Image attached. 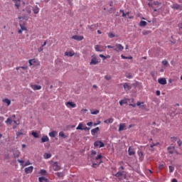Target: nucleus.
I'll return each instance as SVG.
<instances>
[{"label": "nucleus", "mask_w": 182, "mask_h": 182, "mask_svg": "<svg viewBox=\"0 0 182 182\" xmlns=\"http://www.w3.org/2000/svg\"><path fill=\"white\" fill-rule=\"evenodd\" d=\"M124 167L121 166L119 168V171L115 174V177H117L119 180H124L126 179V174H123L124 171Z\"/></svg>", "instance_id": "f257e3e1"}, {"label": "nucleus", "mask_w": 182, "mask_h": 182, "mask_svg": "<svg viewBox=\"0 0 182 182\" xmlns=\"http://www.w3.org/2000/svg\"><path fill=\"white\" fill-rule=\"evenodd\" d=\"M102 158H103V156H102V154L97 155L95 157V160L97 161V163H93L92 165V167H93V168H96L97 167H99V166H100V164L103 163V161H102Z\"/></svg>", "instance_id": "f03ea898"}, {"label": "nucleus", "mask_w": 182, "mask_h": 182, "mask_svg": "<svg viewBox=\"0 0 182 182\" xmlns=\"http://www.w3.org/2000/svg\"><path fill=\"white\" fill-rule=\"evenodd\" d=\"M123 49H124V47L120 43H117L115 46H114V50H115V52H122Z\"/></svg>", "instance_id": "7ed1b4c3"}, {"label": "nucleus", "mask_w": 182, "mask_h": 182, "mask_svg": "<svg viewBox=\"0 0 182 182\" xmlns=\"http://www.w3.org/2000/svg\"><path fill=\"white\" fill-rule=\"evenodd\" d=\"M129 106H132V107H136V106H139V109H142L144 110V109H146V107L144 106V102H138L136 104H129Z\"/></svg>", "instance_id": "20e7f679"}, {"label": "nucleus", "mask_w": 182, "mask_h": 182, "mask_svg": "<svg viewBox=\"0 0 182 182\" xmlns=\"http://www.w3.org/2000/svg\"><path fill=\"white\" fill-rule=\"evenodd\" d=\"M95 147H99L100 149L102 147H105V144L102 142V141H96L94 142Z\"/></svg>", "instance_id": "39448f33"}, {"label": "nucleus", "mask_w": 182, "mask_h": 182, "mask_svg": "<svg viewBox=\"0 0 182 182\" xmlns=\"http://www.w3.org/2000/svg\"><path fill=\"white\" fill-rule=\"evenodd\" d=\"M71 38L72 39H74L75 41H83L85 39V37L83 36H79V35L73 36Z\"/></svg>", "instance_id": "423d86ee"}, {"label": "nucleus", "mask_w": 182, "mask_h": 182, "mask_svg": "<svg viewBox=\"0 0 182 182\" xmlns=\"http://www.w3.org/2000/svg\"><path fill=\"white\" fill-rule=\"evenodd\" d=\"M100 62L96 56H92L90 65H97Z\"/></svg>", "instance_id": "0eeeda50"}, {"label": "nucleus", "mask_w": 182, "mask_h": 182, "mask_svg": "<svg viewBox=\"0 0 182 182\" xmlns=\"http://www.w3.org/2000/svg\"><path fill=\"white\" fill-rule=\"evenodd\" d=\"M32 11L34 15H38V14H39V11H41V9H39V6H38V5H36L34 6H32Z\"/></svg>", "instance_id": "6e6552de"}, {"label": "nucleus", "mask_w": 182, "mask_h": 182, "mask_svg": "<svg viewBox=\"0 0 182 182\" xmlns=\"http://www.w3.org/2000/svg\"><path fill=\"white\" fill-rule=\"evenodd\" d=\"M53 169L54 171H59V170H60V166L58 162H54L53 164Z\"/></svg>", "instance_id": "1a4fd4ad"}, {"label": "nucleus", "mask_w": 182, "mask_h": 182, "mask_svg": "<svg viewBox=\"0 0 182 182\" xmlns=\"http://www.w3.org/2000/svg\"><path fill=\"white\" fill-rule=\"evenodd\" d=\"M24 171L26 174H31L33 171V166H31L27 168H25Z\"/></svg>", "instance_id": "9d476101"}, {"label": "nucleus", "mask_w": 182, "mask_h": 182, "mask_svg": "<svg viewBox=\"0 0 182 182\" xmlns=\"http://www.w3.org/2000/svg\"><path fill=\"white\" fill-rule=\"evenodd\" d=\"M65 106L67 107H72L73 109H75V107H76V104L73 102H65Z\"/></svg>", "instance_id": "9b49d317"}, {"label": "nucleus", "mask_w": 182, "mask_h": 182, "mask_svg": "<svg viewBox=\"0 0 182 182\" xmlns=\"http://www.w3.org/2000/svg\"><path fill=\"white\" fill-rule=\"evenodd\" d=\"M171 8L172 9H180V11H182V6H181L178 4H173L171 5Z\"/></svg>", "instance_id": "f8f14e48"}, {"label": "nucleus", "mask_w": 182, "mask_h": 182, "mask_svg": "<svg viewBox=\"0 0 182 182\" xmlns=\"http://www.w3.org/2000/svg\"><path fill=\"white\" fill-rule=\"evenodd\" d=\"M31 87L33 90H41V89H42V86L38 85H31Z\"/></svg>", "instance_id": "ddd939ff"}, {"label": "nucleus", "mask_w": 182, "mask_h": 182, "mask_svg": "<svg viewBox=\"0 0 182 182\" xmlns=\"http://www.w3.org/2000/svg\"><path fill=\"white\" fill-rule=\"evenodd\" d=\"M128 154L129 156H134V154H136V151H134V149L132 148V146H129L128 149Z\"/></svg>", "instance_id": "4468645a"}, {"label": "nucleus", "mask_w": 182, "mask_h": 182, "mask_svg": "<svg viewBox=\"0 0 182 182\" xmlns=\"http://www.w3.org/2000/svg\"><path fill=\"white\" fill-rule=\"evenodd\" d=\"M20 27L21 28L18 30V33L21 34L22 33L23 31H27L26 26H25V25H22L20 23Z\"/></svg>", "instance_id": "2eb2a0df"}, {"label": "nucleus", "mask_w": 182, "mask_h": 182, "mask_svg": "<svg viewBox=\"0 0 182 182\" xmlns=\"http://www.w3.org/2000/svg\"><path fill=\"white\" fill-rule=\"evenodd\" d=\"M158 83H159V85H167V80H166V78H159Z\"/></svg>", "instance_id": "dca6fc26"}, {"label": "nucleus", "mask_w": 182, "mask_h": 182, "mask_svg": "<svg viewBox=\"0 0 182 182\" xmlns=\"http://www.w3.org/2000/svg\"><path fill=\"white\" fill-rule=\"evenodd\" d=\"M14 2H15V6L16 8V9H19V8H21V1L22 0H13Z\"/></svg>", "instance_id": "f3484780"}, {"label": "nucleus", "mask_w": 182, "mask_h": 182, "mask_svg": "<svg viewBox=\"0 0 182 182\" xmlns=\"http://www.w3.org/2000/svg\"><path fill=\"white\" fill-rule=\"evenodd\" d=\"M100 130V129L99 128V127L95 128V129H92L91 130V134L92 136H95L96 133L99 132Z\"/></svg>", "instance_id": "a211bd4d"}, {"label": "nucleus", "mask_w": 182, "mask_h": 182, "mask_svg": "<svg viewBox=\"0 0 182 182\" xmlns=\"http://www.w3.org/2000/svg\"><path fill=\"white\" fill-rule=\"evenodd\" d=\"M16 135L17 139L18 137H21V136H25V134H23V129H20L18 132L16 133Z\"/></svg>", "instance_id": "6ab92c4d"}, {"label": "nucleus", "mask_w": 182, "mask_h": 182, "mask_svg": "<svg viewBox=\"0 0 182 182\" xmlns=\"http://www.w3.org/2000/svg\"><path fill=\"white\" fill-rule=\"evenodd\" d=\"M16 70H20L21 73H24L23 70H26L28 69V66H23V67H17Z\"/></svg>", "instance_id": "aec40b11"}, {"label": "nucleus", "mask_w": 182, "mask_h": 182, "mask_svg": "<svg viewBox=\"0 0 182 182\" xmlns=\"http://www.w3.org/2000/svg\"><path fill=\"white\" fill-rule=\"evenodd\" d=\"M95 49L96 50V52H103L105 50L103 49V48H102V46L97 45L95 46Z\"/></svg>", "instance_id": "412c9836"}, {"label": "nucleus", "mask_w": 182, "mask_h": 182, "mask_svg": "<svg viewBox=\"0 0 182 182\" xmlns=\"http://www.w3.org/2000/svg\"><path fill=\"white\" fill-rule=\"evenodd\" d=\"M138 156L139 157V160L141 161H143L144 159V154H143V151H138Z\"/></svg>", "instance_id": "4be33fe9"}, {"label": "nucleus", "mask_w": 182, "mask_h": 182, "mask_svg": "<svg viewBox=\"0 0 182 182\" xmlns=\"http://www.w3.org/2000/svg\"><path fill=\"white\" fill-rule=\"evenodd\" d=\"M174 150H176V147H174V146H168V151L169 154H173Z\"/></svg>", "instance_id": "5701e85b"}, {"label": "nucleus", "mask_w": 182, "mask_h": 182, "mask_svg": "<svg viewBox=\"0 0 182 182\" xmlns=\"http://www.w3.org/2000/svg\"><path fill=\"white\" fill-rule=\"evenodd\" d=\"M124 129H126V124L125 123L119 124V132H123Z\"/></svg>", "instance_id": "b1692460"}, {"label": "nucleus", "mask_w": 182, "mask_h": 182, "mask_svg": "<svg viewBox=\"0 0 182 182\" xmlns=\"http://www.w3.org/2000/svg\"><path fill=\"white\" fill-rule=\"evenodd\" d=\"M46 141H49V137L44 135L41 137V143H46Z\"/></svg>", "instance_id": "393cba45"}, {"label": "nucleus", "mask_w": 182, "mask_h": 182, "mask_svg": "<svg viewBox=\"0 0 182 182\" xmlns=\"http://www.w3.org/2000/svg\"><path fill=\"white\" fill-rule=\"evenodd\" d=\"M123 86H124V90H126V92H127V90H130V89H132V85H129V84H127V83H124Z\"/></svg>", "instance_id": "a878e982"}, {"label": "nucleus", "mask_w": 182, "mask_h": 182, "mask_svg": "<svg viewBox=\"0 0 182 182\" xmlns=\"http://www.w3.org/2000/svg\"><path fill=\"white\" fill-rule=\"evenodd\" d=\"M26 12L30 15V14H32V6H28L26 8Z\"/></svg>", "instance_id": "bb28decb"}, {"label": "nucleus", "mask_w": 182, "mask_h": 182, "mask_svg": "<svg viewBox=\"0 0 182 182\" xmlns=\"http://www.w3.org/2000/svg\"><path fill=\"white\" fill-rule=\"evenodd\" d=\"M3 103H6L7 106H11V100L5 98L2 100Z\"/></svg>", "instance_id": "cd10ccee"}, {"label": "nucleus", "mask_w": 182, "mask_h": 182, "mask_svg": "<svg viewBox=\"0 0 182 182\" xmlns=\"http://www.w3.org/2000/svg\"><path fill=\"white\" fill-rule=\"evenodd\" d=\"M75 55V53H73V52H71V51H70V52H65V56H69L70 58H72V56H74Z\"/></svg>", "instance_id": "c85d7f7f"}, {"label": "nucleus", "mask_w": 182, "mask_h": 182, "mask_svg": "<svg viewBox=\"0 0 182 182\" xmlns=\"http://www.w3.org/2000/svg\"><path fill=\"white\" fill-rule=\"evenodd\" d=\"M19 156H21V152H19V151H18V150L14 151V158L17 159L18 157H19Z\"/></svg>", "instance_id": "c756f323"}, {"label": "nucleus", "mask_w": 182, "mask_h": 182, "mask_svg": "<svg viewBox=\"0 0 182 182\" xmlns=\"http://www.w3.org/2000/svg\"><path fill=\"white\" fill-rule=\"evenodd\" d=\"M38 181H39V182H48V178H45V177L41 176V177H39V178H38Z\"/></svg>", "instance_id": "7c9ffc66"}, {"label": "nucleus", "mask_w": 182, "mask_h": 182, "mask_svg": "<svg viewBox=\"0 0 182 182\" xmlns=\"http://www.w3.org/2000/svg\"><path fill=\"white\" fill-rule=\"evenodd\" d=\"M39 174H41V176H46V174H48V172L46 171V170L41 169L39 171Z\"/></svg>", "instance_id": "2f4dec72"}, {"label": "nucleus", "mask_w": 182, "mask_h": 182, "mask_svg": "<svg viewBox=\"0 0 182 182\" xmlns=\"http://www.w3.org/2000/svg\"><path fill=\"white\" fill-rule=\"evenodd\" d=\"M28 63H29L30 66H32V65H35V63H36V59L29 60Z\"/></svg>", "instance_id": "473e14b6"}, {"label": "nucleus", "mask_w": 182, "mask_h": 182, "mask_svg": "<svg viewBox=\"0 0 182 182\" xmlns=\"http://www.w3.org/2000/svg\"><path fill=\"white\" fill-rule=\"evenodd\" d=\"M161 63H162V65H164V66L165 68H168V61H167V60H162Z\"/></svg>", "instance_id": "72a5a7b5"}, {"label": "nucleus", "mask_w": 182, "mask_h": 182, "mask_svg": "<svg viewBox=\"0 0 182 182\" xmlns=\"http://www.w3.org/2000/svg\"><path fill=\"white\" fill-rule=\"evenodd\" d=\"M83 124L80 123L76 128V130H83Z\"/></svg>", "instance_id": "f704fd0d"}, {"label": "nucleus", "mask_w": 182, "mask_h": 182, "mask_svg": "<svg viewBox=\"0 0 182 182\" xmlns=\"http://www.w3.org/2000/svg\"><path fill=\"white\" fill-rule=\"evenodd\" d=\"M139 26H147V22L144 21H141L139 22Z\"/></svg>", "instance_id": "c9c22d12"}, {"label": "nucleus", "mask_w": 182, "mask_h": 182, "mask_svg": "<svg viewBox=\"0 0 182 182\" xmlns=\"http://www.w3.org/2000/svg\"><path fill=\"white\" fill-rule=\"evenodd\" d=\"M96 28V25H91V26H87V28L90 29V31H95V28Z\"/></svg>", "instance_id": "e433bc0d"}, {"label": "nucleus", "mask_w": 182, "mask_h": 182, "mask_svg": "<svg viewBox=\"0 0 182 182\" xmlns=\"http://www.w3.org/2000/svg\"><path fill=\"white\" fill-rule=\"evenodd\" d=\"M44 159H50L52 157V154L46 153L43 155Z\"/></svg>", "instance_id": "4c0bfd02"}, {"label": "nucleus", "mask_w": 182, "mask_h": 182, "mask_svg": "<svg viewBox=\"0 0 182 182\" xmlns=\"http://www.w3.org/2000/svg\"><path fill=\"white\" fill-rule=\"evenodd\" d=\"M48 134L50 137H55V136H56V131H53L50 132Z\"/></svg>", "instance_id": "58836bf2"}, {"label": "nucleus", "mask_w": 182, "mask_h": 182, "mask_svg": "<svg viewBox=\"0 0 182 182\" xmlns=\"http://www.w3.org/2000/svg\"><path fill=\"white\" fill-rule=\"evenodd\" d=\"M32 136H33V137H35L36 139H38V137H39V134H38V133H36L35 131H33L31 132Z\"/></svg>", "instance_id": "ea45409f"}, {"label": "nucleus", "mask_w": 182, "mask_h": 182, "mask_svg": "<svg viewBox=\"0 0 182 182\" xmlns=\"http://www.w3.org/2000/svg\"><path fill=\"white\" fill-rule=\"evenodd\" d=\"M56 176H58V177H63V176H65V173H63V172H57Z\"/></svg>", "instance_id": "a19ab883"}, {"label": "nucleus", "mask_w": 182, "mask_h": 182, "mask_svg": "<svg viewBox=\"0 0 182 182\" xmlns=\"http://www.w3.org/2000/svg\"><path fill=\"white\" fill-rule=\"evenodd\" d=\"M164 166H165L164 164H160L159 165V166H158V168H159V170H163V169L164 168Z\"/></svg>", "instance_id": "79ce46f5"}, {"label": "nucleus", "mask_w": 182, "mask_h": 182, "mask_svg": "<svg viewBox=\"0 0 182 182\" xmlns=\"http://www.w3.org/2000/svg\"><path fill=\"white\" fill-rule=\"evenodd\" d=\"M59 136H60V137H63V139H66V135H65V133H63V132H60L59 133Z\"/></svg>", "instance_id": "37998d69"}, {"label": "nucleus", "mask_w": 182, "mask_h": 182, "mask_svg": "<svg viewBox=\"0 0 182 182\" xmlns=\"http://www.w3.org/2000/svg\"><path fill=\"white\" fill-rule=\"evenodd\" d=\"M100 111L97 110V109H95V110H92L91 111V114H99Z\"/></svg>", "instance_id": "c03bdc74"}, {"label": "nucleus", "mask_w": 182, "mask_h": 182, "mask_svg": "<svg viewBox=\"0 0 182 182\" xmlns=\"http://www.w3.org/2000/svg\"><path fill=\"white\" fill-rule=\"evenodd\" d=\"M168 168H169V173H173V171H174V166H169Z\"/></svg>", "instance_id": "a18cd8bd"}, {"label": "nucleus", "mask_w": 182, "mask_h": 182, "mask_svg": "<svg viewBox=\"0 0 182 182\" xmlns=\"http://www.w3.org/2000/svg\"><path fill=\"white\" fill-rule=\"evenodd\" d=\"M6 124H8V123H9L10 124H12V119H11V118H8L6 120Z\"/></svg>", "instance_id": "49530a36"}, {"label": "nucleus", "mask_w": 182, "mask_h": 182, "mask_svg": "<svg viewBox=\"0 0 182 182\" xmlns=\"http://www.w3.org/2000/svg\"><path fill=\"white\" fill-rule=\"evenodd\" d=\"M114 36H116L113 33H108V37L112 38H114Z\"/></svg>", "instance_id": "de8ad7c7"}, {"label": "nucleus", "mask_w": 182, "mask_h": 182, "mask_svg": "<svg viewBox=\"0 0 182 182\" xmlns=\"http://www.w3.org/2000/svg\"><path fill=\"white\" fill-rule=\"evenodd\" d=\"M126 103H127V102L126 100H121V101L119 102V105H120L121 106H123V105H126Z\"/></svg>", "instance_id": "09e8293b"}, {"label": "nucleus", "mask_w": 182, "mask_h": 182, "mask_svg": "<svg viewBox=\"0 0 182 182\" xmlns=\"http://www.w3.org/2000/svg\"><path fill=\"white\" fill-rule=\"evenodd\" d=\"M31 164H32L31 163V161H27L25 163V164L23 165V166H24V167H26V166H31Z\"/></svg>", "instance_id": "8fccbe9b"}, {"label": "nucleus", "mask_w": 182, "mask_h": 182, "mask_svg": "<svg viewBox=\"0 0 182 182\" xmlns=\"http://www.w3.org/2000/svg\"><path fill=\"white\" fill-rule=\"evenodd\" d=\"M105 79L106 80H110V79H112V76H110V75H105Z\"/></svg>", "instance_id": "3c124183"}, {"label": "nucleus", "mask_w": 182, "mask_h": 182, "mask_svg": "<svg viewBox=\"0 0 182 182\" xmlns=\"http://www.w3.org/2000/svg\"><path fill=\"white\" fill-rule=\"evenodd\" d=\"M17 161L20 163L21 166H23V163L25 162L23 160L18 159Z\"/></svg>", "instance_id": "603ef678"}, {"label": "nucleus", "mask_w": 182, "mask_h": 182, "mask_svg": "<svg viewBox=\"0 0 182 182\" xmlns=\"http://www.w3.org/2000/svg\"><path fill=\"white\" fill-rule=\"evenodd\" d=\"M119 12H121L122 14L123 18H125V16H127V14H126V13H124V11L120 10Z\"/></svg>", "instance_id": "864d4df0"}, {"label": "nucleus", "mask_w": 182, "mask_h": 182, "mask_svg": "<svg viewBox=\"0 0 182 182\" xmlns=\"http://www.w3.org/2000/svg\"><path fill=\"white\" fill-rule=\"evenodd\" d=\"M127 100H128V102H129V103H134V99H133V98L128 99Z\"/></svg>", "instance_id": "5fc2aeb1"}, {"label": "nucleus", "mask_w": 182, "mask_h": 182, "mask_svg": "<svg viewBox=\"0 0 182 182\" xmlns=\"http://www.w3.org/2000/svg\"><path fill=\"white\" fill-rule=\"evenodd\" d=\"M142 34H143V35H149V31L144 30V31H142Z\"/></svg>", "instance_id": "6e6d98bb"}, {"label": "nucleus", "mask_w": 182, "mask_h": 182, "mask_svg": "<svg viewBox=\"0 0 182 182\" xmlns=\"http://www.w3.org/2000/svg\"><path fill=\"white\" fill-rule=\"evenodd\" d=\"M114 120V119L113 118H109V119H108L107 122H108L109 123H113Z\"/></svg>", "instance_id": "4d7b16f0"}, {"label": "nucleus", "mask_w": 182, "mask_h": 182, "mask_svg": "<svg viewBox=\"0 0 182 182\" xmlns=\"http://www.w3.org/2000/svg\"><path fill=\"white\" fill-rule=\"evenodd\" d=\"M159 142L156 143V144H152L150 145V147H151V148H153L154 146H159Z\"/></svg>", "instance_id": "13d9d810"}, {"label": "nucleus", "mask_w": 182, "mask_h": 182, "mask_svg": "<svg viewBox=\"0 0 182 182\" xmlns=\"http://www.w3.org/2000/svg\"><path fill=\"white\" fill-rule=\"evenodd\" d=\"M91 154H92V156H96V154H97L96 151H95V150L91 151Z\"/></svg>", "instance_id": "bf43d9fd"}, {"label": "nucleus", "mask_w": 182, "mask_h": 182, "mask_svg": "<svg viewBox=\"0 0 182 182\" xmlns=\"http://www.w3.org/2000/svg\"><path fill=\"white\" fill-rule=\"evenodd\" d=\"M172 139V141L174 143L175 141H177V137H171Z\"/></svg>", "instance_id": "052dcab7"}, {"label": "nucleus", "mask_w": 182, "mask_h": 182, "mask_svg": "<svg viewBox=\"0 0 182 182\" xmlns=\"http://www.w3.org/2000/svg\"><path fill=\"white\" fill-rule=\"evenodd\" d=\"M43 50V47L42 46L38 49V52H42Z\"/></svg>", "instance_id": "680f3d73"}, {"label": "nucleus", "mask_w": 182, "mask_h": 182, "mask_svg": "<svg viewBox=\"0 0 182 182\" xmlns=\"http://www.w3.org/2000/svg\"><path fill=\"white\" fill-rule=\"evenodd\" d=\"M100 58H103L104 60L107 59L106 56L103 55V54H100Z\"/></svg>", "instance_id": "e2e57ef3"}, {"label": "nucleus", "mask_w": 182, "mask_h": 182, "mask_svg": "<svg viewBox=\"0 0 182 182\" xmlns=\"http://www.w3.org/2000/svg\"><path fill=\"white\" fill-rule=\"evenodd\" d=\"M177 143H178V146H179V147L181 146L182 141L181 140L178 141Z\"/></svg>", "instance_id": "0e129e2a"}, {"label": "nucleus", "mask_w": 182, "mask_h": 182, "mask_svg": "<svg viewBox=\"0 0 182 182\" xmlns=\"http://www.w3.org/2000/svg\"><path fill=\"white\" fill-rule=\"evenodd\" d=\"M93 124V122H90L87 123V126H92Z\"/></svg>", "instance_id": "69168bd1"}, {"label": "nucleus", "mask_w": 182, "mask_h": 182, "mask_svg": "<svg viewBox=\"0 0 182 182\" xmlns=\"http://www.w3.org/2000/svg\"><path fill=\"white\" fill-rule=\"evenodd\" d=\"M83 130H90V127H85L83 128Z\"/></svg>", "instance_id": "338daca9"}, {"label": "nucleus", "mask_w": 182, "mask_h": 182, "mask_svg": "<svg viewBox=\"0 0 182 182\" xmlns=\"http://www.w3.org/2000/svg\"><path fill=\"white\" fill-rule=\"evenodd\" d=\"M178 26L181 29H182V22L181 23L178 24Z\"/></svg>", "instance_id": "774afa93"}]
</instances>
